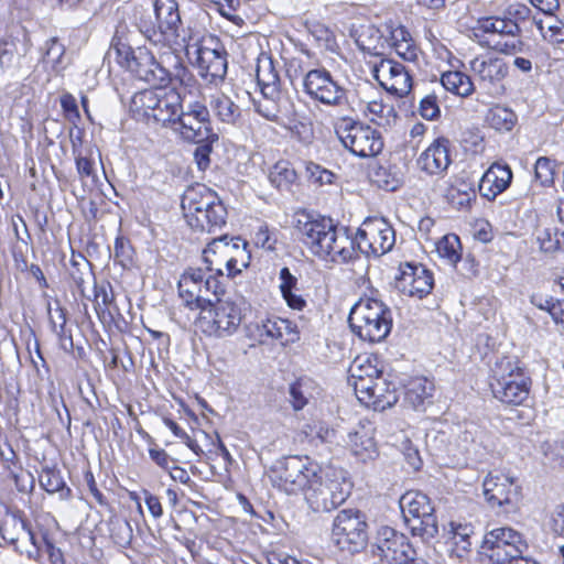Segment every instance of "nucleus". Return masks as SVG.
<instances>
[{
  "instance_id": "nucleus-47",
  "label": "nucleus",
  "mask_w": 564,
  "mask_h": 564,
  "mask_svg": "<svg viewBox=\"0 0 564 564\" xmlns=\"http://www.w3.org/2000/svg\"><path fill=\"white\" fill-rule=\"evenodd\" d=\"M474 529L470 524H462L456 522L449 523L451 539L454 545L459 547L462 551H468L471 546L470 536Z\"/></svg>"
},
{
  "instance_id": "nucleus-52",
  "label": "nucleus",
  "mask_w": 564,
  "mask_h": 564,
  "mask_svg": "<svg viewBox=\"0 0 564 564\" xmlns=\"http://www.w3.org/2000/svg\"><path fill=\"white\" fill-rule=\"evenodd\" d=\"M381 377V375H378V377L350 380L349 384L354 388L359 401L367 403L370 397L368 394H371V390L375 388V384H377Z\"/></svg>"
},
{
  "instance_id": "nucleus-50",
  "label": "nucleus",
  "mask_w": 564,
  "mask_h": 564,
  "mask_svg": "<svg viewBox=\"0 0 564 564\" xmlns=\"http://www.w3.org/2000/svg\"><path fill=\"white\" fill-rule=\"evenodd\" d=\"M556 163L547 156H541L534 164V176L542 186H550L554 183Z\"/></svg>"
},
{
  "instance_id": "nucleus-6",
  "label": "nucleus",
  "mask_w": 564,
  "mask_h": 564,
  "mask_svg": "<svg viewBox=\"0 0 564 564\" xmlns=\"http://www.w3.org/2000/svg\"><path fill=\"white\" fill-rule=\"evenodd\" d=\"M494 397L506 404H521L529 395L530 378L513 357L498 359L492 369Z\"/></svg>"
},
{
  "instance_id": "nucleus-40",
  "label": "nucleus",
  "mask_w": 564,
  "mask_h": 564,
  "mask_svg": "<svg viewBox=\"0 0 564 564\" xmlns=\"http://www.w3.org/2000/svg\"><path fill=\"white\" fill-rule=\"evenodd\" d=\"M303 433L310 443L314 445L332 444L336 438V431L322 421H313L305 424L303 426Z\"/></svg>"
},
{
  "instance_id": "nucleus-57",
  "label": "nucleus",
  "mask_w": 564,
  "mask_h": 564,
  "mask_svg": "<svg viewBox=\"0 0 564 564\" xmlns=\"http://www.w3.org/2000/svg\"><path fill=\"white\" fill-rule=\"evenodd\" d=\"M420 115L427 120H434L440 116V107L436 96L429 95L420 101Z\"/></svg>"
},
{
  "instance_id": "nucleus-8",
  "label": "nucleus",
  "mask_w": 564,
  "mask_h": 564,
  "mask_svg": "<svg viewBox=\"0 0 564 564\" xmlns=\"http://www.w3.org/2000/svg\"><path fill=\"white\" fill-rule=\"evenodd\" d=\"M319 466L307 456H288L278 460L270 470L274 486L289 495L306 492L316 480Z\"/></svg>"
},
{
  "instance_id": "nucleus-16",
  "label": "nucleus",
  "mask_w": 564,
  "mask_h": 564,
  "mask_svg": "<svg viewBox=\"0 0 564 564\" xmlns=\"http://www.w3.org/2000/svg\"><path fill=\"white\" fill-rule=\"evenodd\" d=\"M178 112L172 130L182 139L194 143L218 140V134L212 127L209 110L203 102L192 101L183 106Z\"/></svg>"
},
{
  "instance_id": "nucleus-43",
  "label": "nucleus",
  "mask_w": 564,
  "mask_h": 564,
  "mask_svg": "<svg viewBox=\"0 0 564 564\" xmlns=\"http://www.w3.org/2000/svg\"><path fill=\"white\" fill-rule=\"evenodd\" d=\"M311 389L312 381L305 378L290 384V402L295 411L302 410L308 403V400L313 397Z\"/></svg>"
},
{
  "instance_id": "nucleus-19",
  "label": "nucleus",
  "mask_w": 564,
  "mask_h": 564,
  "mask_svg": "<svg viewBox=\"0 0 564 564\" xmlns=\"http://www.w3.org/2000/svg\"><path fill=\"white\" fill-rule=\"evenodd\" d=\"M303 86L305 93L314 100L326 106L343 107L348 105V91L334 80L325 68H315L306 73Z\"/></svg>"
},
{
  "instance_id": "nucleus-15",
  "label": "nucleus",
  "mask_w": 564,
  "mask_h": 564,
  "mask_svg": "<svg viewBox=\"0 0 564 564\" xmlns=\"http://www.w3.org/2000/svg\"><path fill=\"white\" fill-rule=\"evenodd\" d=\"M365 514L357 509H344L334 519L332 536L336 545L349 553L361 551L368 542Z\"/></svg>"
},
{
  "instance_id": "nucleus-29",
  "label": "nucleus",
  "mask_w": 564,
  "mask_h": 564,
  "mask_svg": "<svg viewBox=\"0 0 564 564\" xmlns=\"http://www.w3.org/2000/svg\"><path fill=\"white\" fill-rule=\"evenodd\" d=\"M185 218L192 229L210 234L226 225L227 209L224 204H216L199 215H186Z\"/></svg>"
},
{
  "instance_id": "nucleus-34",
  "label": "nucleus",
  "mask_w": 564,
  "mask_h": 564,
  "mask_svg": "<svg viewBox=\"0 0 564 564\" xmlns=\"http://www.w3.org/2000/svg\"><path fill=\"white\" fill-rule=\"evenodd\" d=\"M441 83L446 90L460 97L471 95L475 89L471 78L459 70L444 73Z\"/></svg>"
},
{
  "instance_id": "nucleus-3",
  "label": "nucleus",
  "mask_w": 564,
  "mask_h": 564,
  "mask_svg": "<svg viewBox=\"0 0 564 564\" xmlns=\"http://www.w3.org/2000/svg\"><path fill=\"white\" fill-rule=\"evenodd\" d=\"M348 323L351 330L362 340H383L391 332L390 308L380 300L360 299L350 310Z\"/></svg>"
},
{
  "instance_id": "nucleus-56",
  "label": "nucleus",
  "mask_w": 564,
  "mask_h": 564,
  "mask_svg": "<svg viewBox=\"0 0 564 564\" xmlns=\"http://www.w3.org/2000/svg\"><path fill=\"white\" fill-rule=\"evenodd\" d=\"M253 240L257 247L272 251L278 241L276 232L271 231L267 225H261L256 231Z\"/></svg>"
},
{
  "instance_id": "nucleus-32",
  "label": "nucleus",
  "mask_w": 564,
  "mask_h": 564,
  "mask_svg": "<svg viewBox=\"0 0 564 564\" xmlns=\"http://www.w3.org/2000/svg\"><path fill=\"white\" fill-rule=\"evenodd\" d=\"M210 107L215 116L224 123L236 124L241 118L240 107L225 94L213 96Z\"/></svg>"
},
{
  "instance_id": "nucleus-31",
  "label": "nucleus",
  "mask_w": 564,
  "mask_h": 564,
  "mask_svg": "<svg viewBox=\"0 0 564 564\" xmlns=\"http://www.w3.org/2000/svg\"><path fill=\"white\" fill-rule=\"evenodd\" d=\"M1 44L0 66L6 68L20 67L21 57L25 56L32 46L28 35H23L22 40L8 36Z\"/></svg>"
},
{
  "instance_id": "nucleus-12",
  "label": "nucleus",
  "mask_w": 564,
  "mask_h": 564,
  "mask_svg": "<svg viewBox=\"0 0 564 564\" xmlns=\"http://www.w3.org/2000/svg\"><path fill=\"white\" fill-rule=\"evenodd\" d=\"M186 55L208 83L223 80L227 74V53L217 37L207 36L186 45Z\"/></svg>"
},
{
  "instance_id": "nucleus-13",
  "label": "nucleus",
  "mask_w": 564,
  "mask_h": 564,
  "mask_svg": "<svg viewBox=\"0 0 564 564\" xmlns=\"http://www.w3.org/2000/svg\"><path fill=\"white\" fill-rule=\"evenodd\" d=\"M118 62L141 80L155 87H165L172 74L145 47L132 48L126 44L116 47Z\"/></svg>"
},
{
  "instance_id": "nucleus-62",
  "label": "nucleus",
  "mask_w": 564,
  "mask_h": 564,
  "mask_svg": "<svg viewBox=\"0 0 564 564\" xmlns=\"http://www.w3.org/2000/svg\"><path fill=\"white\" fill-rule=\"evenodd\" d=\"M496 33L502 36L506 35H519L521 29L519 24L510 18H498L496 17Z\"/></svg>"
},
{
  "instance_id": "nucleus-37",
  "label": "nucleus",
  "mask_w": 564,
  "mask_h": 564,
  "mask_svg": "<svg viewBox=\"0 0 564 564\" xmlns=\"http://www.w3.org/2000/svg\"><path fill=\"white\" fill-rule=\"evenodd\" d=\"M486 122L497 131H511L517 123V115L509 108L495 106L486 113Z\"/></svg>"
},
{
  "instance_id": "nucleus-39",
  "label": "nucleus",
  "mask_w": 564,
  "mask_h": 564,
  "mask_svg": "<svg viewBox=\"0 0 564 564\" xmlns=\"http://www.w3.org/2000/svg\"><path fill=\"white\" fill-rule=\"evenodd\" d=\"M366 115L369 116L371 122L380 127L390 126L397 120V112L393 106L383 104L381 100L369 101Z\"/></svg>"
},
{
  "instance_id": "nucleus-33",
  "label": "nucleus",
  "mask_w": 564,
  "mask_h": 564,
  "mask_svg": "<svg viewBox=\"0 0 564 564\" xmlns=\"http://www.w3.org/2000/svg\"><path fill=\"white\" fill-rule=\"evenodd\" d=\"M257 82L262 96L274 97L280 95V77L271 59L258 65Z\"/></svg>"
},
{
  "instance_id": "nucleus-49",
  "label": "nucleus",
  "mask_w": 564,
  "mask_h": 564,
  "mask_svg": "<svg viewBox=\"0 0 564 564\" xmlns=\"http://www.w3.org/2000/svg\"><path fill=\"white\" fill-rule=\"evenodd\" d=\"M64 54V45L58 41L57 37H52L45 42L41 61L44 64L51 65L53 68H57L62 64Z\"/></svg>"
},
{
  "instance_id": "nucleus-42",
  "label": "nucleus",
  "mask_w": 564,
  "mask_h": 564,
  "mask_svg": "<svg viewBox=\"0 0 564 564\" xmlns=\"http://www.w3.org/2000/svg\"><path fill=\"white\" fill-rule=\"evenodd\" d=\"M113 294L110 284L95 285L94 307L101 322L112 321V314L109 310L113 303Z\"/></svg>"
},
{
  "instance_id": "nucleus-18",
  "label": "nucleus",
  "mask_w": 564,
  "mask_h": 564,
  "mask_svg": "<svg viewBox=\"0 0 564 564\" xmlns=\"http://www.w3.org/2000/svg\"><path fill=\"white\" fill-rule=\"evenodd\" d=\"M357 248L367 256L380 257L395 243L392 226L383 218H367L356 234Z\"/></svg>"
},
{
  "instance_id": "nucleus-64",
  "label": "nucleus",
  "mask_w": 564,
  "mask_h": 564,
  "mask_svg": "<svg viewBox=\"0 0 564 564\" xmlns=\"http://www.w3.org/2000/svg\"><path fill=\"white\" fill-rule=\"evenodd\" d=\"M551 529L556 535L564 538V502L554 509L551 517Z\"/></svg>"
},
{
  "instance_id": "nucleus-14",
  "label": "nucleus",
  "mask_w": 564,
  "mask_h": 564,
  "mask_svg": "<svg viewBox=\"0 0 564 564\" xmlns=\"http://www.w3.org/2000/svg\"><path fill=\"white\" fill-rule=\"evenodd\" d=\"M399 503L404 522L413 535L432 539L438 533L434 507L425 494L408 491L401 496Z\"/></svg>"
},
{
  "instance_id": "nucleus-7",
  "label": "nucleus",
  "mask_w": 564,
  "mask_h": 564,
  "mask_svg": "<svg viewBox=\"0 0 564 564\" xmlns=\"http://www.w3.org/2000/svg\"><path fill=\"white\" fill-rule=\"evenodd\" d=\"M131 107L139 115L173 128L183 107V100L175 88L167 91L164 87H156L137 93L132 97Z\"/></svg>"
},
{
  "instance_id": "nucleus-53",
  "label": "nucleus",
  "mask_w": 564,
  "mask_h": 564,
  "mask_svg": "<svg viewBox=\"0 0 564 564\" xmlns=\"http://www.w3.org/2000/svg\"><path fill=\"white\" fill-rule=\"evenodd\" d=\"M132 247L123 237H117L113 247V259L123 268L128 267L132 261Z\"/></svg>"
},
{
  "instance_id": "nucleus-36",
  "label": "nucleus",
  "mask_w": 564,
  "mask_h": 564,
  "mask_svg": "<svg viewBox=\"0 0 564 564\" xmlns=\"http://www.w3.org/2000/svg\"><path fill=\"white\" fill-rule=\"evenodd\" d=\"M296 180L297 174L292 164L288 161L276 162L269 173L270 183L279 191H290Z\"/></svg>"
},
{
  "instance_id": "nucleus-22",
  "label": "nucleus",
  "mask_w": 564,
  "mask_h": 564,
  "mask_svg": "<svg viewBox=\"0 0 564 564\" xmlns=\"http://www.w3.org/2000/svg\"><path fill=\"white\" fill-rule=\"evenodd\" d=\"M372 74L387 91L399 97L406 96L412 89L410 70L393 59L383 58L375 64Z\"/></svg>"
},
{
  "instance_id": "nucleus-10",
  "label": "nucleus",
  "mask_w": 564,
  "mask_h": 564,
  "mask_svg": "<svg viewBox=\"0 0 564 564\" xmlns=\"http://www.w3.org/2000/svg\"><path fill=\"white\" fill-rule=\"evenodd\" d=\"M527 550L528 544L520 532L501 527L485 533L479 555L484 564H509Z\"/></svg>"
},
{
  "instance_id": "nucleus-45",
  "label": "nucleus",
  "mask_w": 564,
  "mask_h": 564,
  "mask_svg": "<svg viewBox=\"0 0 564 564\" xmlns=\"http://www.w3.org/2000/svg\"><path fill=\"white\" fill-rule=\"evenodd\" d=\"M349 381L356 379H365L378 377L382 375L381 370L378 369L377 365L373 364L372 359L368 356L357 357L349 367Z\"/></svg>"
},
{
  "instance_id": "nucleus-2",
  "label": "nucleus",
  "mask_w": 564,
  "mask_h": 564,
  "mask_svg": "<svg viewBox=\"0 0 564 564\" xmlns=\"http://www.w3.org/2000/svg\"><path fill=\"white\" fill-rule=\"evenodd\" d=\"M352 482L348 473L338 467L319 469L316 480L305 492V500L314 512H330L350 496Z\"/></svg>"
},
{
  "instance_id": "nucleus-41",
  "label": "nucleus",
  "mask_w": 564,
  "mask_h": 564,
  "mask_svg": "<svg viewBox=\"0 0 564 564\" xmlns=\"http://www.w3.org/2000/svg\"><path fill=\"white\" fill-rule=\"evenodd\" d=\"M564 232L555 227H544L536 230V241L540 250L554 253L563 249Z\"/></svg>"
},
{
  "instance_id": "nucleus-25",
  "label": "nucleus",
  "mask_w": 564,
  "mask_h": 564,
  "mask_svg": "<svg viewBox=\"0 0 564 564\" xmlns=\"http://www.w3.org/2000/svg\"><path fill=\"white\" fill-rule=\"evenodd\" d=\"M451 162L449 141L445 138L434 140L416 161L420 170L429 175H442Z\"/></svg>"
},
{
  "instance_id": "nucleus-48",
  "label": "nucleus",
  "mask_w": 564,
  "mask_h": 564,
  "mask_svg": "<svg viewBox=\"0 0 564 564\" xmlns=\"http://www.w3.org/2000/svg\"><path fill=\"white\" fill-rule=\"evenodd\" d=\"M281 94L274 97H264L256 104V110L265 119L278 122L281 113Z\"/></svg>"
},
{
  "instance_id": "nucleus-46",
  "label": "nucleus",
  "mask_w": 564,
  "mask_h": 564,
  "mask_svg": "<svg viewBox=\"0 0 564 564\" xmlns=\"http://www.w3.org/2000/svg\"><path fill=\"white\" fill-rule=\"evenodd\" d=\"M460 241L458 236L449 234L444 236L436 245L440 257L455 264L460 260Z\"/></svg>"
},
{
  "instance_id": "nucleus-17",
  "label": "nucleus",
  "mask_w": 564,
  "mask_h": 564,
  "mask_svg": "<svg viewBox=\"0 0 564 564\" xmlns=\"http://www.w3.org/2000/svg\"><path fill=\"white\" fill-rule=\"evenodd\" d=\"M242 321L239 305L219 297L213 305L200 312L197 325L209 336L225 337L232 335Z\"/></svg>"
},
{
  "instance_id": "nucleus-44",
  "label": "nucleus",
  "mask_w": 564,
  "mask_h": 564,
  "mask_svg": "<svg viewBox=\"0 0 564 564\" xmlns=\"http://www.w3.org/2000/svg\"><path fill=\"white\" fill-rule=\"evenodd\" d=\"M348 437V443L356 456L366 458L371 457L372 454L376 453V444L372 437L369 436L364 429L361 431L349 433Z\"/></svg>"
},
{
  "instance_id": "nucleus-26",
  "label": "nucleus",
  "mask_w": 564,
  "mask_h": 564,
  "mask_svg": "<svg viewBox=\"0 0 564 564\" xmlns=\"http://www.w3.org/2000/svg\"><path fill=\"white\" fill-rule=\"evenodd\" d=\"M216 204H223L216 192L203 184L188 187L182 196L181 206L186 215H199Z\"/></svg>"
},
{
  "instance_id": "nucleus-20",
  "label": "nucleus",
  "mask_w": 564,
  "mask_h": 564,
  "mask_svg": "<svg viewBox=\"0 0 564 564\" xmlns=\"http://www.w3.org/2000/svg\"><path fill=\"white\" fill-rule=\"evenodd\" d=\"M372 554L386 564H405L416 560L408 538L390 527H382L378 531Z\"/></svg>"
},
{
  "instance_id": "nucleus-35",
  "label": "nucleus",
  "mask_w": 564,
  "mask_h": 564,
  "mask_svg": "<svg viewBox=\"0 0 564 564\" xmlns=\"http://www.w3.org/2000/svg\"><path fill=\"white\" fill-rule=\"evenodd\" d=\"M433 383L426 378H414L409 381L404 391V400L414 409L423 405L424 401L432 397Z\"/></svg>"
},
{
  "instance_id": "nucleus-11",
  "label": "nucleus",
  "mask_w": 564,
  "mask_h": 564,
  "mask_svg": "<svg viewBox=\"0 0 564 564\" xmlns=\"http://www.w3.org/2000/svg\"><path fill=\"white\" fill-rule=\"evenodd\" d=\"M334 128L343 145L357 156L373 158L383 149L378 130L350 117L339 118Z\"/></svg>"
},
{
  "instance_id": "nucleus-59",
  "label": "nucleus",
  "mask_w": 564,
  "mask_h": 564,
  "mask_svg": "<svg viewBox=\"0 0 564 564\" xmlns=\"http://www.w3.org/2000/svg\"><path fill=\"white\" fill-rule=\"evenodd\" d=\"M61 107L65 113L67 120L75 122L79 119V110L77 101L73 95L65 93L61 96Z\"/></svg>"
},
{
  "instance_id": "nucleus-27",
  "label": "nucleus",
  "mask_w": 564,
  "mask_h": 564,
  "mask_svg": "<svg viewBox=\"0 0 564 564\" xmlns=\"http://www.w3.org/2000/svg\"><path fill=\"white\" fill-rule=\"evenodd\" d=\"M257 329L261 343H265L268 339H275L280 340L282 345H286L295 343L300 338L296 325L278 316L262 321L257 326Z\"/></svg>"
},
{
  "instance_id": "nucleus-63",
  "label": "nucleus",
  "mask_w": 564,
  "mask_h": 564,
  "mask_svg": "<svg viewBox=\"0 0 564 564\" xmlns=\"http://www.w3.org/2000/svg\"><path fill=\"white\" fill-rule=\"evenodd\" d=\"M395 53L404 61L414 62L417 57V48L411 37L393 46Z\"/></svg>"
},
{
  "instance_id": "nucleus-1",
  "label": "nucleus",
  "mask_w": 564,
  "mask_h": 564,
  "mask_svg": "<svg viewBox=\"0 0 564 564\" xmlns=\"http://www.w3.org/2000/svg\"><path fill=\"white\" fill-rule=\"evenodd\" d=\"M295 229L311 252L324 261L348 263L359 258L356 238L337 228L330 218L300 214Z\"/></svg>"
},
{
  "instance_id": "nucleus-21",
  "label": "nucleus",
  "mask_w": 564,
  "mask_h": 564,
  "mask_svg": "<svg viewBox=\"0 0 564 564\" xmlns=\"http://www.w3.org/2000/svg\"><path fill=\"white\" fill-rule=\"evenodd\" d=\"M482 492L491 508H499L505 513L517 509L520 487L514 478L502 473H489L482 481Z\"/></svg>"
},
{
  "instance_id": "nucleus-60",
  "label": "nucleus",
  "mask_w": 564,
  "mask_h": 564,
  "mask_svg": "<svg viewBox=\"0 0 564 564\" xmlns=\"http://www.w3.org/2000/svg\"><path fill=\"white\" fill-rule=\"evenodd\" d=\"M306 171L314 183L319 185L333 183L334 174L317 164L310 163Z\"/></svg>"
},
{
  "instance_id": "nucleus-58",
  "label": "nucleus",
  "mask_w": 564,
  "mask_h": 564,
  "mask_svg": "<svg viewBox=\"0 0 564 564\" xmlns=\"http://www.w3.org/2000/svg\"><path fill=\"white\" fill-rule=\"evenodd\" d=\"M48 314L53 332L62 338L66 325V311L61 306H56L54 310L50 307Z\"/></svg>"
},
{
  "instance_id": "nucleus-28",
  "label": "nucleus",
  "mask_w": 564,
  "mask_h": 564,
  "mask_svg": "<svg viewBox=\"0 0 564 564\" xmlns=\"http://www.w3.org/2000/svg\"><path fill=\"white\" fill-rule=\"evenodd\" d=\"M511 180L512 171L508 165L492 164L480 178L479 193L492 200L509 187Z\"/></svg>"
},
{
  "instance_id": "nucleus-30",
  "label": "nucleus",
  "mask_w": 564,
  "mask_h": 564,
  "mask_svg": "<svg viewBox=\"0 0 564 564\" xmlns=\"http://www.w3.org/2000/svg\"><path fill=\"white\" fill-rule=\"evenodd\" d=\"M25 530H29V520L24 512L19 509H8L0 520L2 539L19 551L18 541Z\"/></svg>"
},
{
  "instance_id": "nucleus-55",
  "label": "nucleus",
  "mask_w": 564,
  "mask_h": 564,
  "mask_svg": "<svg viewBox=\"0 0 564 564\" xmlns=\"http://www.w3.org/2000/svg\"><path fill=\"white\" fill-rule=\"evenodd\" d=\"M505 40L498 41L496 48L507 55H514L523 53L525 50V43L520 39L519 35H506Z\"/></svg>"
},
{
  "instance_id": "nucleus-51",
  "label": "nucleus",
  "mask_w": 564,
  "mask_h": 564,
  "mask_svg": "<svg viewBox=\"0 0 564 564\" xmlns=\"http://www.w3.org/2000/svg\"><path fill=\"white\" fill-rule=\"evenodd\" d=\"M40 484L48 494L57 492L65 486V482L59 473L52 468L42 469L40 474Z\"/></svg>"
},
{
  "instance_id": "nucleus-24",
  "label": "nucleus",
  "mask_w": 564,
  "mask_h": 564,
  "mask_svg": "<svg viewBox=\"0 0 564 564\" xmlns=\"http://www.w3.org/2000/svg\"><path fill=\"white\" fill-rule=\"evenodd\" d=\"M469 69L479 86L487 90H496L508 75L507 63L490 55L476 56L469 62Z\"/></svg>"
},
{
  "instance_id": "nucleus-38",
  "label": "nucleus",
  "mask_w": 564,
  "mask_h": 564,
  "mask_svg": "<svg viewBox=\"0 0 564 564\" xmlns=\"http://www.w3.org/2000/svg\"><path fill=\"white\" fill-rule=\"evenodd\" d=\"M369 395V401L366 404H372L376 409L382 410L394 405L399 399L394 387L390 389V386L382 377L375 384Z\"/></svg>"
},
{
  "instance_id": "nucleus-5",
  "label": "nucleus",
  "mask_w": 564,
  "mask_h": 564,
  "mask_svg": "<svg viewBox=\"0 0 564 564\" xmlns=\"http://www.w3.org/2000/svg\"><path fill=\"white\" fill-rule=\"evenodd\" d=\"M137 25L144 36L159 43L163 39L176 40L180 36L182 21L175 0H155L152 7L140 12Z\"/></svg>"
},
{
  "instance_id": "nucleus-54",
  "label": "nucleus",
  "mask_w": 564,
  "mask_h": 564,
  "mask_svg": "<svg viewBox=\"0 0 564 564\" xmlns=\"http://www.w3.org/2000/svg\"><path fill=\"white\" fill-rule=\"evenodd\" d=\"M212 2L215 4L217 11L223 17L234 22L235 24L242 23V18L236 14V11L241 3L240 0H212Z\"/></svg>"
},
{
  "instance_id": "nucleus-23",
  "label": "nucleus",
  "mask_w": 564,
  "mask_h": 564,
  "mask_svg": "<svg viewBox=\"0 0 564 564\" xmlns=\"http://www.w3.org/2000/svg\"><path fill=\"white\" fill-rule=\"evenodd\" d=\"M434 285L432 273L423 265L404 263L395 278V289L402 294L422 299L431 293Z\"/></svg>"
},
{
  "instance_id": "nucleus-61",
  "label": "nucleus",
  "mask_w": 564,
  "mask_h": 564,
  "mask_svg": "<svg viewBox=\"0 0 564 564\" xmlns=\"http://www.w3.org/2000/svg\"><path fill=\"white\" fill-rule=\"evenodd\" d=\"M214 141H204L197 143L198 147L194 151V159L197 163V166L200 171H204L208 167L210 163L209 155L212 153V143Z\"/></svg>"
},
{
  "instance_id": "nucleus-4",
  "label": "nucleus",
  "mask_w": 564,
  "mask_h": 564,
  "mask_svg": "<svg viewBox=\"0 0 564 564\" xmlns=\"http://www.w3.org/2000/svg\"><path fill=\"white\" fill-rule=\"evenodd\" d=\"M248 243L240 238L228 240L227 236L214 239L203 251V260L208 272L220 280L224 278V269L227 278H235L242 268L248 267L250 259L247 250Z\"/></svg>"
},
{
  "instance_id": "nucleus-9",
  "label": "nucleus",
  "mask_w": 564,
  "mask_h": 564,
  "mask_svg": "<svg viewBox=\"0 0 564 564\" xmlns=\"http://www.w3.org/2000/svg\"><path fill=\"white\" fill-rule=\"evenodd\" d=\"M180 297L191 310L209 307L224 293L221 280L205 273L199 268H189L182 275L177 284Z\"/></svg>"
}]
</instances>
